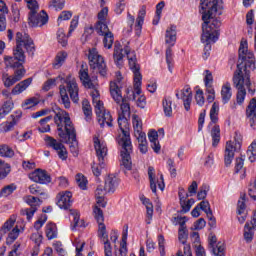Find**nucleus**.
I'll return each instance as SVG.
<instances>
[{"instance_id": "nucleus-62", "label": "nucleus", "mask_w": 256, "mask_h": 256, "mask_svg": "<svg viewBox=\"0 0 256 256\" xmlns=\"http://www.w3.org/2000/svg\"><path fill=\"white\" fill-rule=\"evenodd\" d=\"M167 166H168V170L170 171V176L172 177V179H175V177H177V169L175 168V161L169 158L167 160Z\"/></svg>"}, {"instance_id": "nucleus-44", "label": "nucleus", "mask_w": 256, "mask_h": 256, "mask_svg": "<svg viewBox=\"0 0 256 256\" xmlns=\"http://www.w3.org/2000/svg\"><path fill=\"white\" fill-rule=\"evenodd\" d=\"M70 215L73 217V224L71 225L72 231L75 230L76 227H83V221H80L81 216L77 210H70Z\"/></svg>"}, {"instance_id": "nucleus-35", "label": "nucleus", "mask_w": 256, "mask_h": 256, "mask_svg": "<svg viewBox=\"0 0 256 256\" xmlns=\"http://www.w3.org/2000/svg\"><path fill=\"white\" fill-rule=\"evenodd\" d=\"M189 238V231L187 228H179L178 229V239L180 243L183 245V251H185V247H191L189 244H187V239Z\"/></svg>"}, {"instance_id": "nucleus-32", "label": "nucleus", "mask_w": 256, "mask_h": 256, "mask_svg": "<svg viewBox=\"0 0 256 256\" xmlns=\"http://www.w3.org/2000/svg\"><path fill=\"white\" fill-rule=\"evenodd\" d=\"M148 139L151 143V147L155 153H159L161 151V145L159 144V133L155 130H151L148 133Z\"/></svg>"}, {"instance_id": "nucleus-23", "label": "nucleus", "mask_w": 256, "mask_h": 256, "mask_svg": "<svg viewBox=\"0 0 256 256\" xmlns=\"http://www.w3.org/2000/svg\"><path fill=\"white\" fill-rule=\"evenodd\" d=\"M73 194L69 191H65V192H60L58 195H57V205L60 209H70L71 208V205L73 203Z\"/></svg>"}, {"instance_id": "nucleus-17", "label": "nucleus", "mask_w": 256, "mask_h": 256, "mask_svg": "<svg viewBox=\"0 0 256 256\" xmlns=\"http://www.w3.org/2000/svg\"><path fill=\"white\" fill-rule=\"evenodd\" d=\"M25 203H27V205L30 206V208H26V209H22L20 211L21 215L27 217L28 221H31V219H33V215H35V213H37V209L39 207V205H41V199L35 197V196H26L25 197Z\"/></svg>"}, {"instance_id": "nucleus-48", "label": "nucleus", "mask_w": 256, "mask_h": 256, "mask_svg": "<svg viewBox=\"0 0 256 256\" xmlns=\"http://www.w3.org/2000/svg\"><path fill=\"white\" fill-rule=\"evenodd\" d=\"M9 173H11V165L3 160H0V180L5 179Z\"/></svg>"}, {"instance_id": "nucleus-55", "label": "nucleus", "mask_w": 256, "mask_h": 256, "mask_svg": "<svg viewBox=\"0 0 256 256\" xmlns=\"http://www.w3.org/2000/svg\"><path fill=\"white\" fill-rule=\"evenodd\" d=\"M173 225H179V229H185L187 228V217L183 216H176L172 219Z\"/></svg>"}, {"instance_id": "nucleus-8", "label": "nucleus", "mask_w": 256, "mask_h": 256, "mask_svg": "<svg viewBox=\"0 0 256 256\" xmlns=\"http://www.w3.org/2000/svg\"><path fill=\"white\" fill-rule=\"evenodd\" d=\"M27 7L30 10L28 14V24L30 27H43L49 23V15L45 10H42L39 14V3L37 0H25Z\"/></svg>"}, {"instance_id": "nucleus-7", "label": "nucleus", "mask_w": 256, "mask_h": 256, "mask_svg": "<svg viewBox=\"0 0 256 256\" xmlns=\"http://www.w3.org/2000/svg\"><path fill=\"white\" fill-rule=\"evenodd\" d=\"M90 95L100 127H105V125H107V127H113V116H111V112L105 110L99 90H92Z\"/></svg>"}, {"instance_id": "nucleus-29", "label": "nucleus", "mask_w": 256, "mask_h": 256, "mask_svg": "<svg viewBox=\"0 0 256 256\" xmlns=\"http://www.w3.org/2000/svg\"><path fill=\"white\" fill-rule=\"evenodd\" d=\"M33 83V78H27L18 84L15 85V87L12 89V95H21L23 91H27L29 86Z\"/></svg>"}, {"instance_id": "nucleus-30", "label": "nucleus", "mask_w": 256, "mask_h": 256, "mask_svg": "<svg viewBox=\"0 0 256 256\" xmlns=\"http://www.w3.org/2000/svg\"><path fill=\"white\" fill-rule=\"evenodd\" d=\"M132 125L135 137L145 135V133L143 132V121L137 114L132 115Z\"/></svg>"}, {"instance_id": "nucleus-18", "label": "nucleus", "mask_w": 256, "mask_h": 256, "mask_svg": "<svg viewBox=\"0 0 256 256\" xmlns=\"http://www.w3.org/2000/svg\"><path fill=\"white\" fill-rule=\"evenodd\" d=\"M158 175H160V178H155V168H153V166L148 167V178L153 193H157V185L160 191L165 189V179L163 178V174L160 173Z\"/></svg>"}, {"instance_id": "nucleus-25", "label": "nucleus", "mask_w": 256, "mask_h": 256, "mask_svg": "<svg viewBox=\"0 0 256 256\" xmlns=\"http://www.w3.org/2000/svg\"><path fill=\"white\" fill-rule=\"evenodd\" d=\"M79 77L80 81H82V84L84 85V87H86V89H92V91H95V85H93L91 77H89V69H87L86 64H82L79 71Z\"/></svg>"}, {"instance_id": "nucleus-36", "label": "nucleus", "mask_w": 256, "mask_h": 256, "mask_svg": "<svg viewBox=\"0 0 256 256\" xmlns=\"http://www.w3.org/2000/svg\"><path fill=\"white\" fill-rule=\"evenodd\" d=\"M212 147H217L221 141V128L219 125H214L211 130Z\"/></svg>"}, {"instance_id": "nucleus-43", "label": "nucleus", "mask_w": 256, "mask_h": 256, "mask_svg": "<svg viewBox=\"0 0 256 256\" xmlns=\"http://www.w3.org/2000/svg\"><path fill=\"white\" fill-rule=\"evenodd\" d=\"M19 233H21V230L18 226H15L8 234V237L6 239V245H13V243H15V241H17V238L19 237Z\"/></svg>"}, {"instance_id": "nucleus-5", "label": "nucleus", "mask_w": 256, "mask_h": 256, "mask_svg": "<svg viewBox=\"0 0 256 256\" xmlns=\"http://www.w3.org/2000/svg\"><path fill=\"white\" fill-rule=\"evenodd\" d=\"M118 126L122 134L118 137V145L121 150V166L126 171L133 169V163L131 162V154L133 153V144L131 143V134L129 132V120L125 116H118Z\"/></svg>"}, {"instance_id": "nucleus-20", "label": "nucleus", "mask_w": 256, "mask_h": 256, "mask_svg": "<svg viewBox=\"0 0 256 256\" xmlns=\"http://www.w3.org/2000/svg\"><path fill=\"white\" fill-rule=\"evenodd\" d=\"M23 113L21 111H16L14 114L10 115L9 121H5L0 124V133H9V131H13L15 129V125L21 121V117Z\"/></svg>"}, {"instance_id": "nucleus-64", "label": "nucleus", "mask_w": 256, "mask_h": 256, "mask_svg": "<svg viewBox=\"0 0 256 256\" xmlns=\"http://www.w3.org/2000/svg\"><path fill=\"white\" fill-rule=\"evenodd\" d=\"M158 249L160 256H165V237L163 235L158 236Z\"/></svg>"}, {"instance_id": "nucleus-47", "label": "nucleus", "mask_w": 256, "mask_h": 256, "mask_svg": "<svg viewBox=\"0 0 256 256\" xmlns=\"http://www.w3.org/2000/svg\"><path fill=\"white\" fill-rule=\"evenodd\" d=\"M17 221V216L16 215H12L2 226L1 231H3V233H9V231H11V229H13V227H15V223Z\"/></svg>"}, {"instance_id": "nucleus-3", "label": "nucleus", "mask_w": 256, "mask_h": 256, "mask_svg": "<svg viewBox=\"0 0 256 256\" xmlns=\"http://www.w3.org/2000/svg\"><path fill=\"white\" fill-rule=\"evenodd\" d=\"M54 113V123L57 125L58 137H60L62 143H70V151L74 157H77L79 154L77 132L69 114L61 108H56Z\"/></svg>"}, {"instance_id": "nucleus-19", "label": "nucleus", "mask_w": 256, "mask_h": 256, "mask_svg": "<svg viewBox=\"0 0 256 256\" xmlns=\"http://www.w3.org/2000/svg\"><path fill=\"white\" fill-rule=\"evenodd\" d=\"M208 247L214 256H225V243L217 242V236L215 234L209 235Z\"/></svg>"}, {"instance_id": "nucleus-52", "label": "nucleus", "mask_w": 256, "mask_h": 256, "mask_svg": "<svg viewBox=\"0 0 256 256\" xmlns=\"http://www.w3.org/2000/svg\"><path fill=\"white\" fill-rule=\"evenodd\" d=\"M82 111L86 118L91 119V116L93 115V109L91 108L89 100L84 99L82 101Z\"/></svg>"}, {"instance_id": "nucleus-42", "label": "nucleus", "mask_w": 256, "mask_h": 256, "mask_svg": "<svg viewBox=\"0 0 256 256\" xmlns=\"http://www.w3.org/2000/svg\"><path fill=\"white\" fill-rule=\"evenodd\" d=\"M15 156V151L7 144L0 145V157L11 158Z\"/></svg>"}, {"instance_id": "nucleus-24", "label": "nucleus", "mask_w": 256, "mask_h": 256, "mask_svg": "<svg viewBox=\"0 0 256 256\" xmlns=\"http://www.w3.org/2000/svg\"><path fill=\"white\" fill-rule=\"evenodd\" d=\"M256 231V211L253 214V219L251 223L247 222L244 226V239L246 243H251L253 241V236Z\"/></svg>"}, {"instance_id": "nucleus-41", "label": "nucleus", "mask_w": 256, "mask_h": 256, "mask_svg": "<svg viewBox=\"0 0 256 256\" xmlns=\"http://www.w3.org/2000/svg\"><path fill=\"white\" fill-rule=\"evenodd\" d=\"M136 139L138 141V147L140 153L145 155L148 151V146H147V136L145 134H142L140 136H136Z\"/></svg>"}, {"instance_id": "nucleus-61", "label": "nucleus", "mask_w": 256, "mask_h": 256, "mask_svg": "<svg viewBox=\"0 0 256 256\" xmlns=\"http://www.w3.org/2000/svg\"><path fill=\"white\" fill-rule=\"evenodd\" d=\"M207 193H209V185L204 184L201 186V188L197 194L198 200L203 201V199H205L207 197Z\"/></svg>"}, {"instance_id": "nucleus-34", "label": "nucleus", "mask_w": 256, "mask_h": 256, "mask_svg": "<svg viewBox=\"0 0 256 256\" xmlns=\"http://www.w3.org/2000/svg\"><path fill=\"white\" fill-rule=\"evenodd\" d=\"M221 97L222 103L227 104L228 101H231V97H233V92H231V84L226 82L221 89Z\"/></svg>"}, {"instance_id": "nucleus-11", "label": "nucleus", "mask_w": 256, "mask_h": 256, "mask_svg": "<svg viewBox=\"0 0 256 256\" xmlns=\"http://www.w3.org/2000/svg\"><path fill=\"white\" fill-rule=\"evenodd\" d=\"M94 148L96 151V155L99 160V164L92 165V173L95 177H99L101 175V171L105 167V158L107 157V144L105 142H101L97 137H94Z\"/></svg>"}, {"instance_id": "nucleus-33", "label": "nucleus", "mask_w": 256, "mask_h": 256, "mask_svg": "<svg viewBox=\"0 0 256 256\" xmlns=\"http://www.w3.org/2000/svg\"><path fill=\"white\" fill-rule=\"evenodd\" d=\"M140 201L146 207V213H147L146 223L149 225L151 224V220L153 219V203H151V200H149V198L145 197L144 195L140 196Z\"/></svg>"}, {"instance_id": "nucleus-56", "label": "nucleus", "mask_w": 256, "mask_h": 256, "mask_svg": "<svg viewBox=\"0 0 256 256\" xmlns=\"http://www.w3.org/2000/svg\"><path fill=\"white\" fill-rule=\"evenodd\" d=\"M76 183L78 185V187H80V189H82L83 191H85V189H87V178L85 177V175L83 174H77L76 175Z\"/></svg>"}, {"instance_id": "nucleus-27", "label": "nucleus", "mask_w": 256, "mask_h": 256, "mask_svg": "<svg viewBox=\"0 0 256 256\" xmlns=\"http://www.w3.org/2000/svg\"><path fill=\"white\" fill-rule=\"evenodd\" d=\"M246 115L250 118V126L256 129V98H252L246 109Z\"/></svg>"}, {"instance_id": "nucleus-49", "label": "nucleus", "mask_w": 256, "mask_h": 256, "mask_svg": "<svg viewBox=\"0 0 256 256\" xmlns=\"http://www.w3.org/2000/svg\"><path fill=\"white\" fill-rule=\"evenodd\" d=\"M14 191H17V185L9 184L7 186H4L0 190V197H9V195H13Z\"/></svg>"}, {"instance_id": "nucleus-46", "label": "nucleus", "mask_w": 256, "mask_h": 256, "mask_svg": "<svg viewBox=\"0 0 256 256\" xmlns=\"http://www.w3.org/2000/svg\"><path fill=\"white\" fill-rule=\"evenodd\" d=\"M210 119L211 123H214V125L219 121V104H217V102H214L210 109Z\"/></svg>"}, {"instance_id": "nucleus-9", "label": "nucleus", "mask_w": 256, "mask_h": 256, "mask_svg": "<svg viewBox=\"0 0 256 256\" xmlns=\"http://www.w3.org/2000/svg\"><path fill=\"white\" fill-rule=\"evenodd\" d=\"M59 89L61 103L64 105L65 109H71V101H73V103H79V86L75 79L67 80L66 87L61 85ZM67 92L69 94H67ZM69 95L71 100H69Z\"/></svg>"}, {"instance_id": "nucleus-28", "label": "nucleus", "mask_w": 256, "mask_h": 256, "mask_svg": "<svg viewBox=\"0 0 256 256\" xmlns=\"http://www.w3.org/2000/svg\"><path fill=\"white\" fill-rule=\"evenodd\" d=\"M104 187L107 193H115V190L119 187V178L113 174L108 175Z\"/></svg>"}, {"instance_id": "nucleus-38", "label": "nucleus", "mask_w": 256, "mask_h": 256, "mask_svg": "<svg viewBox=\"0 0 256 256\" xmlns=\"http://www.w3.org/2000/svg\"><path fill=\"white\" fill-rule=\"evenodd\" d=\"M45 233L47 239H57V225L55 223H48L45 227Z\"/></svg>"}, {"instance_id": "nucleus-57", "label": "nucleus", "mask_w": 256, "mask_h": 256, "mask_svg": "<svg viewBox=\"0 0 256 256\" xmlns=\"http://www.w3.org/2000/svg\"><path fill=\"white\" fill-rule=\"evenodd\" d=\"M30 239L35 243V245H37V247H39V245L43 243V234L39 231H36L31 234Z\"/></svg>"}, {"instance_id": "nucleus-22", "label": "nucleus", "mask_w": 256, "mask_h": 256, "mask_svg": "<svg viewBox=\"0 0 256 256\" xmlns=\"http://www.w3.org/2000/svg\"><path fill=\"white\" fill-rule=\"evenodd\" d=\"M177 99H182L184 103V109L189 111L191 109V101H193V92L191 91V87L185 86L179 93L176 92Z\"/></svg>"}, {"instance_id": "nucleus-39", "label": "nucleus", "mask_w": 256, "mask_h": 256, "mask_svg": "<svg viewBox=\"0 0 256 256\" xmlns=\"http://www.w3.org/2000/svg\"><path fill=\"white\" fill-rule=\"evenodd\" d=\"M29 191L31 195H40L41 199H47V192H45V189L41 188V186L37 184L30 185Z\"/></svg>"}, {"instance_id": "nucleus-14", "label": "nucleus", "mask_w": 256, "mask_h": 256, "mask_svg": "<svg viewBox=\"0 0 256 256\" xmlns=\"http://www.w3.org/2000/svg\"><path fill=\"white\" fill-rule=\"evenodd\" d=\"M177 42V30L175 26H171L166 30L165 43L168 45L166 49V63L168 65V71L173 73V50L171 49Z\"/></svg>"}, {"instance_id": "nucleus-53", "label": "nucleus", "mask_w": 256, "mask_h": 256, "mask_svg": "<svg viewBox=\"0 0 256 256\" xmlns=\"http://www.w3.org/2000/svg\"><path fill=\"white\" fill-rule=\"evenodd\" d=\"M102 37H104L103 39L104 47L106 49H111L113 47V41H115L113 32H108L107 34H104Z\"/></svg>"}, {"instance_id": "nucleus-1", "label": "nucleus", "mask_w": 256, "mask_h": 256, "mask_svg": "<svg viewBox=\"0 0 256 256\" xmlns=\"http://www.w3.org/2000/svg\"><path fill=\"white\" fill-rule=\"evenodd\" d=\"M237 70L234 72L233 85L237 89L236 101L242 105L248 93L255 95V85L251 83V71L255 69V55L249 52L247 41L241 42L239 47Z\"/></svg>"}, {"instance_id": "nucleus-13", "label": "nucleus", "mask_w": 256, "mask_h": 256, "mask_svg": "<svg viewBox=\"0 0 256 256\" xmlns=\"http://www.w3.org/2000/svg\"><path fill=\"white\" fill-rule=\"evenodd\" d=\"M110 94L111 97L114 99L115 103H117V105H120L122 114L119 115L124 117H126V115H131V106L128 104L127 100L123 98V95L121 94V88L119 87V84H117V82H110Z\"/></svg>"}, {"instance_id": "nucleus-31", "label": "nucleus", "mask_w": 256, "mask_h": 256, "mask_svg": "<svg viewBox=\"0 0 256 256\" xmlns=\"http://www.w3.org/2000/svg\"><path fill=\"white\" fill-rule=\"evenodd\" d=\"M145 15H147V6L143 5V6H141V8L139 10L138 16H137V19H136L135 29H136L137 34L141 33V29H143V23L145 21Z\"/></svg>"}, {"instance_id": "nucleus-16", "label": "nucleus", "mask_w": 256, "mask_h": 256, "mask_svg": "<svg viewBox=\"0 0 256 256\" xmlns=\"http://www.w3.org/2000/svg\"><path fill=\"white\" fill-rule=\"evenodd\" d=\"M94 217L98 223V237L100 241H105L109 239V235H107V226H105V217L103 216V210L98 206H95L93 209Z\"/></svg>"}, {"instance_id": "nucleus-50", "label": "nucleus", "mask_w": 256, "mask_h": 256, "mask_svg": "<svg viewBox=\"0 0 256 256\" xmlns=\"http://www.w3.org/2000/svg\"><path fill=\"white\" fill-rule=\"evenodd\" d=\"M96 33L101 36L107 35V33H111V31L109 30V26H107V22H97Z\"/></svg>"}, {"instance_id": "nucleus-6", "label": "nucleus", "mask_w": 256, "mask_h": 256, "mask_svg": "<svg viewBox=\"0 0 256 256\" xmlns=\"http://www.w3.org/2000/svg\"><path fill=\"white\" fill-rule=\"evenodd\" d=\"M31 40L29 34L18 32L16 34V48L13 51V56H4V63L7 69H15L21 67L25 63V52L23 45Z\"/></svg>"}, {"instance_id": "nucleus-26", "label": "nucleus", "mask_w": 256, "mask_h": 256, "mask_svg": "<svg viewBox=\"0 0 256 256\" xmlns=\"http://www.w3.org/2000/svg\"><path fill=\"white\" fill-rule=\"evenodd\" d=\"M198 207L206 213V216L208 218V225L210 227H215L217 225V219H215V216H213V211L211 210V206L209 204V201H202L198 204Z\"/></svg>"}, {"instance_id": "nucleus-51", "label": "nucleus", "mask_w": 256, "mask_h": 256, "mask_svg": "<svg viewBox=\"0 0 256 256\" xmlns=\"http://www.w3.org/2000/svg\"><path fill=\"white\" fill-rule=\"evenodd\" d=\"M67 59V52H59L56 55L55 61L53 63L55 69H59L65 63V60Z\"/></svg>"}, {"instance_id": "nucleus-4", "label": "nucleus", "mask_w": 256, "mask_h": 256, "mask_svg": "<svg viewBox=\"0 0 256 256\" xmlns=\"http://www.w3.org/2000/svg\"><path fill=\"white\" fill-rule=\"evenodd\" d=\"M123 51L128 59V65L131 71L134 73V94L133 99H137V95H141V81H143V76L141 75L140 69L141 67L137 63V54L135 50H131L129 46L121 48V45L114 46V54L113 58L117 65V67H121L123 65Z\"/></svg>"}, {"instance_id": "nucleus-59", "label": "nucleus", "mask_w": 256, "mask_h": 256, "mask_svg": "<svg viewBox=\"0 0 256 256\" xmlns=\"http://www.w3.org/2000/svg\"><path fill=\"white\" fill-rule=\"evenodd\" d=\"M101 243H103L104 245V255L113 256V247H111V242H109V238L106 240H101Z\"/></svg>"}, {"instance_id": "nucleus-60", "label": "nucleus", "mask_w": 256, "mask_h": 256, "mask_svg": "<svg viewBox=\"0 0 256 256\" xmlns=\"http://www.w3.org/2000/svg\"><path fill=\"white\" fill-rule=\"evenodd\" d=\"M50 7L55 11H61L65 7V0H51Z\"/></svg>"}, {"instance_id": "nucleus-15", "label": "nucleus", "mask_w": 256, "mask_h": 256, "mask_svg": "<svg viewBox=\"0 0 256 256\" xmlns=\"http://www.w3.org/2000/svg\"><path fill=\"white\" fill-rule=\"evenodd\" d=\"M44 141L47 147H51L52 149H54V151H56L59 159H61L62 161H67L68 152L67 148H65V145H63V143L58 142L55 138L51 136H45Z\"/></svg>"}, {"instance_id": "nucleus-63", "label": "nucleus", "mask_w": 256, "mask_h": 256, "mask_svg": "<svg viewBox=\"0 0 256 256\" xmlns=\"http://www.w3.org/2000/svg\"><path fill=\"white\" fill-rule=\"evenodd\" d=\"M195 99L197 105H199L200 107H203L205 105V96L203 94V90L198 89L196 91Z\"/></svg>"}, {"instance_id": "nucleus-40", "label": "nucleus", "mask_w": 256, "mask_h": 256, "mask_svg": "<svg viewBox=\"0 0 256 256\" xmlns=\"http://www.w3.org/2000/svg\"><path fill=\"white\" fill-rule=\"evenodd\" d=\"M162 105L166 117H171V115H173V101H171V97H165L162 101Z\"/></svg>"}, {"instance_id": "nucleus-37", "label": "nucleus", "mask_w": 256, "mask_h": 256, "mask_svg": "<svg viewBox=\"0 0 256 256\" xmlns=\"http://www.w3.org/2000/svg\"><path fill=\"white\" fill-rule=\"evenodd\" d=\"M13 101H6L2 106L0 105V120L5 119L10 111H13Z\"/></svg>"}, {"instance_id": "nucleus-12", "label": "nucleus", "mask_w": 256, "mask_h": 256, "mask_svg": "<svg viewBox=\"0 0 256 256\" xmlns=\"http://www.w3.org/2000/svg\"><path fill=\"white\" fill-rule=\"evenodd\" d=\"M88 59L90 68L96 73H99L101 77H107V64H105V59L103 56L99 55L97 48L89 49Z\"/></svg>"}, {"instance_id": "nucleus-2", "label": "nucleus", "mask_w": 256, "mask_h": 256, "mask_svg": "<svg viewBox=\"0 0 256 256\" xmlns=\"http://www.w3.org/2000/svg\"><path fill=\"white\" fill-rule=\"evenodd\" d=\"M222 0H200V7L202 9V43H209L219 39V27H221V20L215 18L217 11L221 9Z\"/></svg>"}, {"instance_id": "nucleus-54", "label": "nucleus", "mask_w": 256, "mask_h": 256, "mask_svg": "<svg viewBox=\"0 0 256 256\" xmlns=\"http://www.w3.org/2000/svg\"><path fill=\"white\" fill-rule=\"evenodd\" d=\"M2 79L4 81V87H13V85H15L18 82V80L15 79L14 76H9V74L7 73H4L2 75Z\"/></svg>"}, {"instance_id": "nucleus-10", "label": "nucleus", "mask_w": 256, "mask_h": 256, "mask_svg": "<svg viewBox=\"0 0 256 256\" xmlns=\"http://www.w3.org/2000/svg\"><path fill=\"white\" fill-rule=\"evenodd\" d=\"M243 141V136L241 132L236 131L234 134V141H227L224 151V164L225 167H230L235 159V153L241 151V143Z\"/></svg>"}, {"instance_id": "nucleus-58", "label": "nucleus", "mask_w": 256, "mask_h": 256, "mask_svg": "<svg viewBox=\"0 0 256 256\" xmlns=\"http://www.w3.org/2000/svg\"><path fill=\"white\" fill-rule=\"evenodd\" d=\"M57 39L58 42L61 43L62 47H66L67 46V39L68 36L65 35V30L63 29H59L57 32Z\"/></svg>"}, {"instance_id": "nucleus-45", "label": "nucleus", "mask_w": 256, "mask_h": 256, "mask_svg": "<svg viewBox=\"0 0 256 256\" xmlns=\"http://www.w3.org/2000/svg\"><path fill=\"white\" fill-rule=\"evenodd\" d=\"M40 102H41V100L39 99V97L34 96V97L26 99L22 103V108L23 109H32V107L39 105Z\"/></svg>"}, {"instance_id": "nucleus-21", "label": "nucleus", "mask_w": 256, "mask_h": 256, "mask_svg": "<svg viewBox=\"0 0 256 256\" xmlns=\"http://www.w3.org/2000/svg\"><path fill=\"white\" fill-rule=\"evenodd\" d=\"M31 181L34 183H40L41 185H47L51 183V176L47 173V171L42 169H36L28 175Z\"/></svg>"}]
</instances>
